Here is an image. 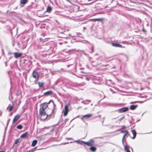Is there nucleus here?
<instances>
[{
  "mask_svg": "<svg viewBox=\"0 0 152 152\" xmlns=\"http://www.w3.org/2000/svg\"><path fill=\"white\" fill-rule=\"evenodd\" d=\"M131 132L133 134V136L132 138L133 139H134L136 136V132L135 130L133 129L131 130Z\"/></svg>",
  "mask_w": 152,
  "mask_h": 152,
  "instance_id": "nucleus-15",
  "label": "nucleus"
},
{
  "mask_svg": "<svg viewBox=\"0 0 152 152\" xmlns=\"http://www.w3.org/2000/svg\"><path fill=\"white\" fill-rule=\"evenodd\" d=\"M69 35H68V36H66V37H63L64 38H65V39H67L68 38H69Z\"/></svg>",
  "mask_w": 152,
  "mask_h": 152,
  "instance_id": "nucleus-31",
  "label": "nucleus"
},
{
  "mask_svg": "<svg viewBox=\"0 0 152 152\" xmlns=\"http://www.w3.org/2000/svg\"><path fill=\"white\" fill-rule=\"evenodd\" d=\"M91 105H92V104H91Z\"/></svg>",
  "mask_w": 152,
  "mask_h": 152,
  "instance_id": "nucleus-48",
  "label": "nucleus"
},
{
  "mask_svg": "<svg viewBox=\"0 0 152 152\" xmlns=\"http://www.w3.org/2000/svg\"><path fill=\"white\" fill-rule=\"evenodd\" d=\"M126 128V127L124 126H122V128H121V129H124Z\"/></svg>",
  "mask_w": 152,
  "mask_h": 152,
  "instance_id": "nucleus-32",
  "label": "nucleus"
},
{
  "mask_svg": "<svg viewBox=\"0 0 152 152\" xmlns=\"http://www.w3.org/2000/svg\"><path fill=\"white\" fill-rule=\"evenodd\" d=\"M19 140H20V139H17L15 141V144H17L19 142Z\"/></svg>",
  "mask_w": 152,
  "mask_h": 152,
  "instance_id": "nucleus-28",
  "label": "nucleus"
},
{
  "mask_svg": "<svg viewBox=\"0 0 152 152\" xmlns=\"http://www.w3.org/2000/svg\"><path fill=\"white\" fill-rule=\"evenodd\" d=\"M128 110V109L127 107H124L121 108L119 109L118 111L120 113H122L127 111Z\"/></svg>",
  "mask_w": 152,
  "mask_h": 152,
  "instance_id": "nucleus-9",
  "label": "nucleus"
},
{
  "mask_svg": "<svg viewBox=\"0 0 152 152\" xmlns=\"http://www.w3.org/2000/svg\"><path fill=\"white\" fill-rule=\"evenodd\" d=\"M117 131H120L121 132L120 133H124V135L123 136L122 139V142L123 144L124 139L125 137L127 134L128 133V132L127 130L122 131L121 130V129H119L116 131V132H117Z\"/></svg>",
  "mask_w": 152,
  "mask_h": 152,
  "instance_id": "nucleus-4",
  "label": "nucleus"
},
{
  "mask_svg": "<svg viewBox=\"0 0 152 152\" xmlns=\"http://www.w3.org/2000/svg\"><path fill=\"white\" fill-rule=\"evenodd\" d=\"M81 102L83 103V104H88L87 103H86V102H85L84 101H82V102Z\"/></svg>",
  "mask_w": 152,
  "mask_h": 152,
  "instance_id": "nucleus-35",
  "label": "nucleus"
},
{
  "mask_svg": "<svg viewBox=\"0 0 152 152\" xmlns=\"http://www.w3.org/2000/svg\"><path fill=\"white\" fill-rule=\"evenodd\" d=\"M138 106L137 105H131L130 107V109L131 110H135Z\"/></svg>",
  "mask_w": 152,
  "mask_h": 152,
  "instance_id": "nucleus-16",
  "label": "nucleus"
},
{
  "mask_svg": "<svg viewBox=\"0 0 152 152\" xmlns=\"http://www.w3.org/2000/svg\"><path fill=\"white\" fill-rule=\"evenodd\" d=\"M104 19L103 18H94V19H91L90 20L91 21H100L102 20H103Z\"/></svg>",
  "mask_w": 152,
  "mask_h": 152,
  "instance_id": "nucleus-17",
  "label": "nucleus"
},
{
  "mask_svg": "<svg viewBox=\"0 0 152 152\" xmlns=\"http://www.w3.org/2000/svg\"><path fill=\"white\" fill-rule=\"evenodd\" d=\"M83 143L88 146H93L94 144V141L93 139H90L88 142L82 141V144Z\"/></svg>",
  "mask_w": 152,
  "mask_h": 152,
  "instance_id": "nucleus-2",
  "label": "nucleus"
},
{
  "mask_svg": "<svg viewBox=\"0 0 152 152\" xmlns=\"http://www.w3.org/2000/svg\"><path fill=\"white\" fill-rule=\"evenodd\" d=\"M89 150H90L91 151L93 152L95 151L96 149V147L94 146H91V147L89 148Z\"/></svg>",
  "mask_w": 152,
  "mask_h": 152,
  "instance_id": "nucleus-18",
  "label": "nucleus"
},
{
  "mask_svg": "<svg viewBox=\"0 0 152 152\" xmlns=\"http://www.w3.org/2000/svg\"><path fill=\"white\" fill-rule=\"evenodd\" d=\"M38 84L39 85V87L40 88L42 87L43 86L44 84V83H40V82H38Z\"/></svg>",
  "mask_w": 152,
  "mask_h": 152,
  "instance_id": "nucleus-25",
  "label": "nucleus"
},
{
  "mask_svg": "<svg viewBox=\"0 0 152 152\" xmlns=\"http://www.w3.org/2000/svg\"><path fill=\"white\" fill-rule=\"evenodd\" d=\"M53 104L54 106H56L54 103H53ZM54 107H54V108L52 109H49V113L48 112L47 113L45 111H39V114L41 116V119L42 120H44L47 118L48 115H50L53 113L54 114L55 113L53 112V111Z\"/></svg>",
  "mask_w": 152,
  "mask_h": 152,
  "instance_id": "nucleus-1",
  "label": "nucleus"
},
{
  "mask_svg": "<svg viewBox=\"0 0 152 152\" xmlns=\"http://www.w3.org/2000/svg\"><path fill=\"white\" fill-rule=\"evenodd\" d=\"M8 54H9V55H11V54H12V53L11 52H9Z\"/></svg>",
  "mask_w": 152,
  "mask_h": 152,
  "instance_id": "nucleus-37",
  "label": "nucleus"
},
{
  "mask_svg": "<svg viewBox=\"0 0 152 152\" xmlns=\"http://www.w3.org/2000/svg\"><path fill=\"white\" fill-rule=\"evenodd\" d=\"M66 139L67 140H72L73 139L72 138H68L66 137Z\"/></svg>",
  "mask_w": 152,
  "mask_h": 152,
  "instance_id": "nucleus-30",
  "label": "nucleus"
},
{
  "mask_svg": "<svg viewBox=\"0 0 152 152\" xmlns=\"http://www.w3.org/2000/svg\"><path fill=\"white\" fill-rule=\"evenodd\" d=\"M104 66H107V65H103Z\"/></svg>",
  "mask_w": 152,
  "mask_h": 152,
  "instance_id": "nucleus-45",
  "label": "nucleus"
},
{
  "mask_svg": "<svg viewBox=\"0 0 152 152\" xmlns=\"http://www.w3.org/2000/svg\"><path fill=\"white\" fill-rule=\"evenodd\" d=\"M124 118V116H123L122 117H121L119 118V120L120 121H121Z\"/></svg>",
  "mask_w": 152,
  "mask_h": 152,
  "instance_id": "nucleus-29",
  "label": "nucleus"
},
{
  "mask_svg": "<svg viewBox=\"0 0 152 152\" xmlns=\"http://www.w3.org/2000/svg\"><path fill=\"white\" fill-rule=\"evenodd\" d=\"M52 10V8L51 7L49 6H48L47 9V12H50Z\"/></svg>",
  "mask_w": 152,
  "mask_h": 152,
  "instance_id": "nucleus-21",
  "label": "nucleus"
},
{
  "mask_svg": "<svg viewBox=\"0 0 152 152\" xmlns=\"http://www.w3.org/2000/svg\"><path fill=\"white\" fill-rule=\"evenodd\" d=\"M72 65V64H70V65H68L67 66V67H69V66H71V65Z\"/></svg>",
  "mask_w": 152,
  "mask_h": 152,
  "instance_id": "nucleus-36",
  "label": "nucleus"
},
{
  "mask_svg": "<svg viewBox=\"0 0 152 152\" xmlns=\"http://www.w3.org/2000/svg\"><path fill=\"white\" fill-rule=\"evenodd\" d=\"M67 42H65V43H66Z\"/></svg>",
  "mask_w": 152,
  "mask_h": 152,
  "instance_id": "nucleus-47",
  "label": "nucleus"
},
{
  "mask_svg": "<svg viewBox=\"0 0 152 152\" xmlns=\"http://www.w3.org/2000/svg\"><path fill=\"white\" fill-rule=\"evenodd\" d=\"M85 28H85V27H83L84 29H85Z\"/></svg>",
  "mask_w": 152,
  "mask_h": 152,
  "instance_id": "nucleus-43",
  "label": "nucleus"
},
{
  "mask_svg": "<svg viewBox=\"0 0 152 152\" xmlns=\"http://www.w3.org/2000/svg\"><path fill=\"white\" fill-rule=\"evenodd\" d=\"M20 118V116L18 115H16L15 117L14 118L13 121H12V124H13L14 123H15V122L17 121Z\"/></svg>",
  "mask_w": 152,
  "mask_h": 152,
  "instance_id": "nucleus-13",
  "label": "nucleus"
},
{
  "mask_svg": "<svg viewBox=\"0 0 152 152\" xmlns=\"http://www.w3.org/2000/svg\"><path fill=\"white\" fill-rule=\"evenodd\" d=\"M0 152H4L3 151H0Z\"/></svg>",
  "mask_w": 152,
  "mask_h": 152,
  "instance_id": "nucleus-40",
  "label": "nucleus"
},
{
  "mask_svg": "<svg viewBox=\"0 0 152 152\" xmlns=\"http://www.w3.org/2000/svg\"><path fill=\"white\" fill-rule=\"evenodd\" d=\"M103 122H104V121H103L102 122V124L103 125Z\"/></svg>",
  "mask_w": 152,
  "mask_h": 152,
  "instance_id": "nucleus-42",
  "label": "nucleus"
},
{
  "mask_svg": "<svg viewBox=\"0 0 152 152\" xmlns=\"http://www.w3.org/2000/svg\"><path fill=\"white\" fill-rule=\"evenodd\" d=\"M83 143L88 146H93L94 144V141L93 139H90L88 142L82 141V144Z\"/></svg>",
  "mask_w": 152,
  "mask_h": 152,
  "instance_id": "nucleus-3",
  "label": "nucleus"
},
{
  "mask_svg": "<svg viewBox=\"0 0 152 152\" xmlns=\"http://www.w3.org/2000/svg\"><path fill=\"white\" fill-rule=\"evenodd\" d=\"M13 99V97L12 96V93H10V94L9 97V99L10 101H11V102L12 103V104L13 105L14 103H15V101L12 100V99Z\"/></svg>",
  "mask_w": 152,
  "mask_h": 152,
  "instance_id": "nucleus-12",
  "label": "nucleus"
},
{
  "mask_svg": "<svg viewBox=\"0 0 152 152\" xmlns=\"http://www.w3.org/2000/svg\"><path fill=\"white\" fill-rule=\"evenodd\" d=\"M142 31L144 32H145L146 31L144 29V28H143L142 29Z\"/></svg>",
  "mask_w": 152,
  "mask_h": 152,
  "instance_id": "nucleus-33",
  "label": "nucleus"
},
{
  "mask_svg": "<svg viewBox=\"0 0 152 152\" xmlns=\"http://www.w3.org/2000/svg\"><path fill=\"white\" fill-rule=\"evenodd\" d=\"M28 134V133L27 132H25L21 135L20 137L22 138H24L25 137L27 136Z\"/></svg>",
  "mask_w": 152,
  "mask_h": 152,
  "instance_id": "nucleus-19",
  "label": "nucleus"
},
{
  "mask_svg": "<svg viewBox=\"0 0 152 152\" xmlns=\"http://www.w3.org/2000/svg\"><path fill=\"white\" fill-rule=\"evenodd\" d=\"M14 57L15 58H19V57H21L22 55V53H19L18 52L14 53Z\"/></svg>",
  "mask_w": 152,
  "mask_h": 152,
  "instance_id": "nucleus-10",
  "label": "nucleus"
},
{
  "mask_svg": "<svg viewBox=\"0 0 152 152\" xmlns=\"http://www.w3.org/2000/svg\"><path fill=\"white\" fill-rule=\"evenodd\" d=\"M48 106V104L47 103H44L41 104V107L40 108L39 111H45V110Z\"/></svg>",
  "mask_w": 152,
  "mask_h": 152,
  "instance_id": "nucleus-6",
  "label": "nucleus"
},
{
  "mask_svg": "<svg viewBox=\"0 0 152 152\" xmlns=\"http://www.w3.org/2000/svg\"><path fill=\"white\" fill-rule=\"evenodd\" d=\"M112 45L115 47H119V48H122V46L120 44L115 43H112Z\"/></svg>",
  "mask_w": 152,
  "mask_h": 152,
  "instance_id": "nucleus-11",
  "label": "nucleus"
},
{
  "mask_svg": "<svg viewBox=\"0 0 152 152\" xmlns=\"http://www.w3.org/2000/svg\"><path fill=\"white\" fill-rule=\"evenodd\" d=\"M124 150L126 151V152H130L129 148L126 145L124 146Z\"/></svg>",
  "mask_w": 152,
  "mask_h": 152,
  "instance_id": "nucleus-22",
  "label": "nucleus"
},
{
  "mask_svg": "<svg viewBox=\"0 0 152 152\" xmlns=\"http://www.w3.org/2000/svg\"><path fill=\"white\" fill-rule=\"evenodd\" d=\"M28 0H22L20 1V3L22 4H24L27 2Z\"/></svg>",
  "mask_w": 152,
  "mask_h": 152,
  "instance_id": "nucleus-23",
  "label": "nucleus"
},
{
  "mask_svg": "<svg viewBox=\"0 0 152 152\" xmlns=\"http://www.w3.org/2000/svg\"><path fill=\"white\" fill-rule=\"evenodd\" d=\"M37 140H34L32 142L31 146L32 147L36 145L37 144Z\"/></svg>",
  "mask_w": 152,
  "mask_h": 152,
  "instance_id": "nucleus-20",
  "label": "nucleus"
},
{
  "mask_svg": "<svg viewBox=\"0 0 152 152\" xmlns=\"http://www.w3.org/2000/svg\"><path fill=\"white\" fill-rule=\"evenodd\" d=\"M32 76L34 78L36 79H38L39 77V73L34 70L32 73Z\"/></svg>",
  "mask_w": 152,
  "mask_h": 152,
  "instance_id": "nucleus-5",
  "label": "nucleus"
},
{
  "mask_svg": "<svg viewBox=\"0 0 152 152\" xmlns=\"http://www.w3.org/2000/svg\"><path fill=\"white\" fill-rule=\"evenodd\" d=\"M92 52H93L94 50H93V48H92Z\"/></svg>",
  "mask_w": 152,
  "mask_h": 152,
  "instance_id": "nucleus-39",
  "label": "nucleus"
},
{
  "mask_svg": "<svg viewBox=\"0 0 152 152\" xmlns=\"http://www.w3.org/2000/svg\"><path fill=\"white\" fill-rule=\"evenodd\" d=\"M10 119H9L8 120V121H7V125H8V124H9V122H10Z\"/></svg>",
  "mask_w": 152,
  "mask_h": 152,
  "instance_id": "nucleus-34",
  "label": "nucleus"
},
{
  "mask_svg": "<svg viewBox=\"0 0 152 152\" xmlns=\"http://www.w3.org/2000/svg\"><path fill=\"white\" fill-rule=\"evenodd\" d=\"M75 142H76L78 144L80 145H82V141H80V140H77L75 141Z\"/></svg>",
  "mask_w": 152,
  "mask_h": 152,
  "instance_id": "nucleus-24",
  "label": "nucleus"
},
{
  "mask_svg": "<svg viewBox=\"0 0 152 152\" xmlns=\"http://www.w3.org/2000/svg\"><path fill=\"white\" fill-rule=\"evenodd\" d=\"M86 79L87 80H89V79H88V78H86Z\"/></svg>",
  "mask_w": 152,
  "mask_h": 152,
  "instance_id": "nucleus-41",
  "label": "nucleus"
},
{
  "mask_svg": "<svg viewBox=\"0 0 152 152\" xmlns=\"http://www.w3.org/2000/svg\"><path fill=\"white\" fill-rule=\"evenodd\" d=\"M53 93L52 91L50 90L44 93L43 94L45 96H48L51 95Z\"/></svg>",
  "mask_w": 152,
  "mask_h": 152,
  "instance_id": "nucleus-14",
  "label": "nucleus"
},
{
  "mask_svg": "<svg viewBox=\"0 0 152 152\" xmlns=\"http://www.w3.org/2000/svg\"><path fill=\"white\" fill-rule=\"evenodd\" d=\"M23 128L22 125H19L17 126V128L19 129H21Z\"/></svg>",
  "mask_w": 152,
  "mask_h": 152,
  "instance_id": "nucleus-26",
  "label": "nucleus"
},
{
  "mask_svg": "<svg viewBox=\"0 0 152 152\" xmlns=\"http://www.w3.org/2000/svg\"><path fill=\"white\" fill-rule=\"evenodd\" d=\"M72 142H70V143H72Z\"/></svg>",
  "mask_w": 152,
  "mask_h": 152,
  "instance_id": "nucleus-46",
  "label": "nucleus"
},
{
  "mask_svg": "<svg viewBox=\"0 0 152 152\" xmlns=\"http://www.w3.org/2000/svg\"><path fill=\"white\" fill-rule=\"evenodd\" d=\"M68 111V106L66 105L65 106L64 110H63L64 116H65L67 115Z\"/></svg>",
  "mask_w": 152,
  "mask_h": 152,
  "instance_id": "nucleus-8",
  "label": "nucleus"
},
{
  "mask_svg": "<svg viewBox=\"0 0 152 152\" xmlns=\"http://www.w3.org/2000/svg\"><path fill=\"white\" fill-rule=\"evenodd\" d=\"M16 95H17V96L18 95V94H16Z\"/></svg>",
  "mask_w": 152,
  "mask_h": 152,
  "instance_id": "nucleus-49",
  "label": "nucleus"
},
{
  "mask_svg": "<svg viewBox=\"0 0 152 152\" xmlns=\"http://www.w3.org/2000/svg\"><path fill=\"white\" fill-rule=\"evenodd\" d=\"M91 116V114H90L85 115L83 116L81 119L83 121L84 119L86 120L90 118Z\"/></svg>",
  "mask_w": 152,
  "mask_h": 152,
  "instance_id": "nucleus-7",
  "label": "nucleus"
},
{
  "mask_svg": "<svg viewBox=\"0 0 152 152\" xmlns=\"http://www.w3.org/2000/svg\"><path fill=\"white\" fill-rule=\"evenodd\" d=\"M13 105H11V106L10 107V108L9 110L10 112L12 110V109H13Z\"/></svg>",
  "mask_w": 152,
  "mask_h": 152,
  "instance_id": "nucleus-27",
  "label": "nucleus"
},
{
  "mask_svg": "<svg viewBox=\"0 0 152 152\" xmlns=\"http://www.w3.org/2000/svg\"><path fill=\"white\" fill-rule=\"evenodd\" d=\"M69 143V142H66V143H63V144H66Z\"/></svg>",
  "mask_w": 152,
  "mask_h": 152,
  "instance_id": "nucleus-38",
  "label": "nucleus"
},
{
  "mask_svg": "<svg viewBox=\"0 0 152 152\" xmlns=\"http://www.w3.org/2000/svg\"><path fill=\"white\" fill-rule=\"evenodd\" d=\"M88 1H91V0H88Z\"/></svg>",
  "mask_w": 152,
  "mask_h": 152,
  "instance_id": "nucleus-44",
  "label": "nucleus"
}]
</instances>
